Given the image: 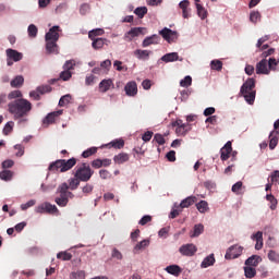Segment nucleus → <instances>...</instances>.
<instances>
[{"instance_id": "55", "label": "nucleus", "mask_w": 279, "mask_h": 279, "mask_svg": "<svg viewBox=\"0 0 279 279\" xmlns=\"http://www.w3.org/2000/svg\"><path fill=\"white\" fill-rule=\"evenodd\" d=\"M260 20V13L258 11H253L250 14V21L251 23H258Z\"/></svg>"}, {"instance_id": "58", "label": "nucleus", "mask_w": 279, "mask_h": 279, "mask_svg": "<svg viewBox=\"0 0 279 279\" xmlns=\"http://www.w3.org/2000/svg\"><path fill=\"white\" fill-rule=\"evenodd\" d=\"M72 73L71 71L69 70H63L61 73H60V80H63V82H69V78L72 77Z\"/></svg>"}, {"instance_id": "4", "label": "nucleus", "mask_w": 279, "mask_h": 279, "mask_svg": "<svg viewBox=\"0 0 279 279\" xmlns=\"http://www.w3.org/2000/svg\"><path fill=\"white\" fill-rule=\"evenodd\" d=\"M58 191L60 195L56 197L54 202L61 208H64L68 206L69 199H73L75 195L73 194V192H69V183H62L61 185H59Z\"/></svg>"}, {"instance_id": "12", "label": "nucleus", "mask_w": 279, "mask_h": 279, "mask_svg": "<svg viewBox=\"0 0 279 279\" xmlns=\"http://www.w3.org/2000/svg\"><path fill=\"white\" fill-rule=\"evenodd\" d=\"M124 92L128 97H136L138 95V85L134 81H130L124 86Z\"/></svg>"}, {"instance_id": "59", "label": "nucleus", "mask_w": 279, "mask_h": 279, "mask_svg": "<svg viewBox=\"0 0 279 279\" xmlns=\"http://www.w3.org/2000/svg\"><path fill=\"white\" fill-rule=\"evenodd\" d=\"M241 189H243V182L238 181L236 183H234L231 187L232 193H235L236 195H239Z\"/></svg>"}, {"instance_id": "20", "label": "nucleus", "mask_w": 279, "mask_h": 279, "mask_svg": "<svg viewBox=\"0 0 279 279\" xmlns=\"http://www.w3.org/2000/svg\"><path fill=\"white\" fill-rule=\"evenodd\" d=\"M160 43V36L151 35L146 37L143 43L142 47H150V45H158Z\"/></svg>"}, {"instance_id": "44", "label": "nucleus", "mask_w": 279, "mask_h": 279, "mask_svg": "<svg viewBox=\"0 0 279 279\" xmlns=\"http://www.w3.org/2000/svg\"><path fill=\"white\" fill-rule=\"evenodd\" d=\"M71 104V95H64L59 100L60 108H64V106H69Z\"/></svg>"}, {"instance_id": "21", "label": "nucleus", "mask_w": 279, "mask_h": 279, "mask_svg": "<svg viewBox=\"0 0 279 279\" xmlns=\"http://www.w3.org/2000/svg\"><path fill=\"white\" fill-rule=\"evenodd\" d=\"M93 43H92V47L93 49H95L96 51L99 50V49H104V45H108V43H110L108 39L106 38H95V39H92Z\"/></svg>"}, {"instance_id": "9", "label": "nucleus", "mask_w": 279, "mask_h": 279, "mask_svg": "<svg viewBox=\"0 0 279 279\" xmlns=\"http://www.w3.org/2000/svg\"><path fill=\"white\" fill-rule=\"evenodd\" d=\"M160 36H162L163 39L167 40V43H175L178 40V32L171 31V28L165 27L159 32Z\"/></svg>"}, {"instance_id": "2", "label": "nucleus", "mask_w": 279, "mask_h": 279, "mask_svg": "<svg viewBox=\"0 0 279 279\" xmlns=\"http://www.w3.org/2000/svg\"><path fill=\"white\" fill-rule=\"evenodd\" d=\"M76 165L77 159L75 157H72L68 160L58 159L49 165L48 171H50V173H66V171H71V169H73V167Z\"/></svg>"}, {"instance_id": "10", "label": "nucleus", "mask_w": 279, "mask_h": 279, "mask_svg": "<svg viewBox=\"0 0 279 279\" xmlns=\"http://www.w3.org/2000/svg\"><path fill=\"white\" fill-rule=\"evenodd\" d=\"M257 75H269L271 73V70L269 69V65L267 63V59L260 60L255 68Z\"/></svg>"}, {"instance_id": "1", "label": "nucleus", "mask_w": 279, "mask_h": 279, "mask_svg": "<svg viewBox=\"0 0 279 279\" xmlns=\"http://www.w3.org/2000/svg\"><path fill=\"white\" fill-rule=\"evenodd\" d=\"M8 110L13 119H25L32 112V102L25 98L15 99L8 104Z\"/></svg>"}, {"instance_id": "25", "label": "nucleus", "mask_w": 279, "mask_h": 279, "mask_svg": "<svg viewBox=\"0 0 279 279\" xmlns=\"http://www.w3.org/2000/svg\"><path fill=\"white\" fill-rule=\"evenodd\" d=\"M197 198L196 196H187L185 199H183L180 203V208H190V206H193V204H196Z\"/></svg>"}, {"instance_id": "36", "label": "nucleus", "mask_w": 279, "mask_h": 279, "mask_svg": "<svg viewBox=\"0 0 279 279\" xmlns=\"http://www.w3.org/2000/svg\"><path fill=\"white\" fill-rule=\"evenodd\" d=\"M104 34H106V32L102 28H95L89 31L88 38L89 40H95L97 36H104Z\"/></svg>"}, {"instance_id": "11", "label": "nucleus", "mask_w": 279, "mask_h": 279, "mask_svg": "<svg viewBox=\"0 0 279 279\" xmlns=\"http://www.w3.org/2000/svg\"><path fill=\"white\" fill-rule=\"evenodd\" d=\"M60 32H62V29L60 28V26H52L45 36V40H54L58 41L60 40Z\"/></svg>"}, {"instance_id": "57", "label": "nucleus", "mask_w": 279, "mask_h": 279, "mask_svg": "<svg viewBox=\"0 0 279 279\" xmlns=\"http://www.w3.org/2000/svg\"><path fill=\"white\" fill-rule=\"evenodd\" d=\"M99 175H100L101 180H110L112 178V173H110V171H108L106 169L99 170Z\"/></svg>"}, {"instance_id": "45", "label": "nucleus", "mask_w": 279, "mask_h": 279, "mask_svg": "<svg viewBox=\"0 0 279 279\" xmlns=\"http://www.w3.org/2000/svg\"><path fill=\"white\" fill-rule=\"evenodd\" d=\"M267 202H270V209L276 210V206L278 205V199L272 194H267L266 195Z\"/></svg>"}, {"instance_id": "18", "label": "nucleus", "mask_w": 279, "mask_h": 279, "mask_svg": "<svg viewBox=\"0 0 279 279\" xmlns=\"http://www.w3.org/2000/svg\"><path fill=\"white\" fill-rule=\"evenodd\" d=\"M112 86H114V83L112 82V80L105 78L98 85L99 93H108V90H110V88H112Z\"/></svg>"}, {"instance_id": "54", "label": "nucleus", "mask_w": 279, "mask_h": 279, "mask_svg": "<svg viewBox=\"0 0 279 279\" xmlns=\"http://www.w3.org/2000/svg\"><path fill=\"white\" fill-rule=\"evenodd\" d=\"M75 69V60H68L63 64V70L64 71H73Z\"/></svg>"}, {"instance_id": "51", "label": "nucleus", "mask_w": 279, "mask_h": 279, "mask_svg": "<svg viewBox=\"0 0 279 279\" xmlns=\"http://www.w3.org/2000/svg\"><path fill=\"white\" fill-rule=\"evenodd\" d=\"M53 88H51V85H41L37 87V92L41 95H46V93H51Z\"/></svg>"}, {"instance_id": "32", "label": "nucleus", "mask_w": 279, "mask_h": 279, "mask_svg": "<svg viewBox=\"0 0 279 279\" xmlns=\"http://www.w3.org/2000/svg\"><path fill=\"white\" fill-rule=\"evenodd\" d=\"M80 182H82L78 178L74 177L69 179V184H68V191H77L80 187Z\"/></svg>"}, {"instance_id": "15", "label": "nucleus", "mask_w": 279, "mask_h": 279, "mask_svg": "<svg viewBox=\"0 0 279 279\" xmlns=\"http://www.w3.org/2000/svg\"><path fill=\"white\" fill-rule=\"evenodd\" d=\"M232 154V142H227L225 146L220 149V158L222 161H226L230 158Z\"/></svg>"}, {"instance_id": "3", "label": "nucleus", "mask_w": 279, "mask_h": 279, "mask_svg": "<svg viewBox=\"0 0 279 279\" xmlns=\"http://www.w3.org/2000/svg\"><path fill=\"white\" fill-rule=\"evenodd\" d=\"M256 80L248 78L240 89V95H243L245 101L253 106L254 101L256 100Z\"/></svg>"}, {"instance_id": "61", "label": "nucleus", "mask_w": 279, "mask_h": 279, "mask_svg": "<svg viewBox=\"0 0 279 279\" xmlns=\"http://www.w3.org/2000/svg\"><path fill=\"white\" fill-rule=\"evenodd\" d=\"M88 12H90V4L88 3H83L80 8V14H82L83 16H85V14H88Z\"/></svg>"}, {"instance_id": "16", "label": "nucleus", "mask_w": 279, "mask_h": 279, "mask_svg": "<svg viewBox=\"0 0 279 279\" xmlns=\"http://www.w3.org/2000/svg\"><path fill=\"white\" fill-rule=\"evenodd\" d=\"M60 116H62V110H58V111L48 113L47 117L43 121L44 125H51V124L56 123V119Z\"/></svg>"}, {"instance_id": "13", "label": "nucleus", "mask_w": 279, "mask_h": 279, "mask_svg": "<svg viewBox=\"0 0 279 279\" xmlns=\"http://www.w3.org/2000/svg\"><path fill=\"white\" fill-rule=\"evenodd\" d=\"M179 252L182 256H195L197 246L195 244H184L179 248Z\"/></svg>"}, {"instance_id": "64", "label": "nucleus", "mask_w": 279, "mask_h": 279, "mask_svg": "<svg viewBox=\"0 0 279 279\" xmlns=\"http://www.w3.org/2000/svg\"><path fill=\"white\" fill-rule=\"evenodd\" d=\"M70 278H71V279L84 278V271L78 270V271H76V272H71Z\"/></svg>"}, {"instance_id": "40", "label": "nucleus", "mask_w": 279, "mask_h": 279, "mask_svg": "<svg viewBox=\"0 0 279 279\" xmlns=\"http://www.w3.org/2000/svg\"><path fill=\"white\" fill-rule=\"evenodd\" d=\"M196 10L197 15L199 16V19H202V21H204V19L208 16V11H206V9L202 4L196 3Z\"/></svg>"}, {"instance_id": "46", "label": "nucleus", "mask_w": 279, "mask_h": 279, "mask_svg": "<svg viewBox=\"0 0 279 279\" xmlns=\"http://www.w3.org/2000/svg\"><path fill=\"white\" fill-rule=\"evenodd\" d=\"M268 260H270L271 263H278L279 262V253L270 250L268 252Z\"/></svg>"}, {"instance_id": "42", "label": "nucleus", "mask_w": 279, "mask_h": 279, "mask_svg": "<svg viewBox=\"0 0 279 279\" xmlns=\"http://www.w3.org/2000/svg\"><path fill=\"white\" fill-rule=\"evenodd\" d=\"M134 14L138 16V19H144L145 14H147V7H138L134 10Z\"/></svg>"}, {"instance_id": "35", "label": "nucleus", "mask_w": 279, "mask_h": 279, "mask_svg": "<svg viewBox=\"0 0 279 279\" xmlns=\"http://www.w3.org/2000/svg\"><path fill=\"white\" fill-rule=\"evenodd\" d=\"M204 233V225L198 223L194 226V230L190 233L191 239H195L199 236V234Z\"/></svg>"}, {"instance_id": "37", "label": "nucleus", "mask_w": 279, "mask_h": 279, "mask_svg": "<svg viewBox=\"0 0 279 279\" xmlns=\"http://www.w3.org/2000/svg\"><path fill=\"white\" fill-rule=\"evenodd\" d=\"M145 247H149V240H143V241L138 242L134 246L133 252H134V254H138V252H141V250H145Z\"/></svg>"}, {"instance_id": "43", "label": "nucleus", "mask_w": 279, "mask_h": 279, "mask_svg": "<svg viewBox=\"0 0 279 279\" xmlns=\"http://www.w3.org/2000/svg\"><path fill=\"white\" fill-rule=\"evenodd\" d=\"M210 66L213 71H221V69H223V62L220 60H213Z\"/></svg>"}, {"instance_id": "24", "label": "nucleus", "mask_w": 279, "mask_h": 279, "mask_svg": "<svg viewBox=\"0 0 279 279\" xmlns=\"http://www.w3.org/2000/svg\"><path fill=\"white\" fill-rule=\"evenodd\" d=\"M130 160V155L128 153H120L113 157L116 165H123Z\"/></svg>"}, {"instance_id": "33", "label": "nucleus", "mask_w": 279, "mask_h": 279, "mask_svg": "<svg viewBox=\"0 0 279 279\" xmlns=\"http://www.w3.org/2000/svg\"><path fill=\"white\" fill-rule=\"evenodd\" d=\"M196 208L198 210V213H201L202 215L208 213V210H210V207H208V202L206 201H201L198 203H196Z\"/></svg>"}, {"instance_id": "31", "label": "nucleus", "mask_w": 279, "mask_h": 279, "mask_svg": "<svg viewBox=\"0 0 279 279\" xmlns=\"http://www.w3.org/2000/svg\"><path fill=\"white\" fill-rule=\"evenodd\" d=\"M150 53H151V51L142 50V49H137L134 51V56H136V58H138V60H149Z\"/></svg>"}, {"instance_id": "5", "label": "nucleus", "mask_w": 279, "mask_h": 279, "mask_svg": "<svg viewBox=\"0 0 279 279\" xmlns=\"http://www.w3.org/2000/svg\"><path fill=\"white\" fill-rule=\"evenodd\" d=\"M94 174L95 170H92L90 165L86 162L76 166L74 171V178H78L81 182H89Z\"/></svg>"}, {"instance_id": "48", "label": "nucleus", "mask_w": 279, "mask_h": 279, "mask_svg": "<svg viewBox=\"0 0 279 279\" xmlns=\"http://www.w3.org/2000/svg\"><path fill=\"white\" fill-rule=\"evenodd\" d=\"M97 151V147H90L87 148L82 153L83 158H90V156H95V153Z\"/></svg>"}, {"instance_id": "41", "label": "nucleus", "mask_w": 279, "mask_h": 279, "mask_svg": "<svg viewBox=\"0 0 279 279\" xmlns=\"http://www.w3.org/2000/svg\"><path fill=\"white\" fill-rule=\"evenodd\" d=\"M12 175H14V172L10 170H2L0 172V180H3L4 182H10V180H12Z\"/></svg>"}, {"instance_id": "29", "label": "nucleus", "mask_w": 279, "mask_h": 279, "mask_svg": "<svg viewBox=\"0 0 279 279\" xmlns=\"http://www.w3.org/2000/svg\"><path fill=\"white\" fill-rule=\"evenodd\" d=\"M213 265H215V254H210L207 257H205L201 264V267L202 269H206L208 267H213Z\"/></svg>"}, {"instance_id": "52", "label": "nucleus", "mask_w": 279, "mask_h": 279, "mask_svg": "<svg viewBox=\"0 0 279 279\" xmlns=\"http://www.w3.org/2000/svg\"><path fill=\"white\" fill-rule=\"evenodd\" d=\"M193 84V78L191 76H185L183 80L180 82V86L183 88H189Z\"/></svg>"}, {"instance_id": "50", "label": "nucleus", "mask_w": 279, "mask_h": 279, "mask_svg": "<svg viewBox=\"0 0 279 279\" xmlns=\"http://www.w3.org/2000/svg\"><path fill=\"white\" fill-rule=\"evenodd\" d=\"M22 97H23V93H21V90L19 89L12 90L8 95V99H22Z\"/></svg>"}, {"instance_id": "6", "label": "nucleus", "mask_w": 279, "mask_h": 279, "mask_svg": "<svg viewBox=\"0 0 279 279\" xmlns=\"http://www.w3.org/2000/svg\"><path fill=\"white\" fill-rule=\"evenodd\" d=\"M172 128L175 129V134L178 136H186L187 132H191V124L184 123L182 120H177L171 123Z\"/></svg>"}, {"instance_id": "17", "label": "nucleus", "mask_w": 279, "mask_h": 279, "mask_svg": "<svg viewBox=\"0 0 279 279\" xmlns=\"http://www.w3.org/2000/svg\"><path fill=\"white\" fill-rule=\"evenodd\" d=\"M7 58H9V60H13V62H21V60H23V53L9 48L7 49Z\"/></svg>"}, {"instance_id": "56", "label": "nucleus", "mask_w": 279, "mask_h": 279, "mask_svg": "<svg viewBox=\"0 0 279 279\" xmlns=\"http://www.w3.org/2000/svg\"><path fill=\"white\" fill-rule=\"evenodd\" d=\"M13 129H14V122L12 121L8 122L3 128V135L8 136V134H10V132H12Z\"/></svg>"}, {"instance_id": "22", "label": "nucleus", "mask_w": 279, "mask_h": 279, "mask_svg": "<svg viewBox=\"0 0 279 279\" xmlns=\"http://www.w3.org/2000/svg\"><path fill=\"white\" fill-rule=\"evenodd\" d=\"M251 239L253 241H256L255 244V250H263V232L262 231H257L256 233H254Z\"/></svg>"}, {"instance_id": "39", "label": "nucleus", "mask_w": 279, "mask_h": 279, "mask_svg": "<svg viewBox=\"0 0 279 279\" xmlns=\"http://www.w3.org/2000/svg\"><path fill=\"white\" fill-rule=\"evenodd\" d=\"M25 82V78L22 75L16 76L14 80L11 81L12 88H21Z\"/></svg>"}, {"instance_id": "19", "label": "nucleus", "mask_w": 279, "mask_h": 279, "mask_svg": "<svg viewBox=\"0 0 279 279\" xmlns=\"http://www.w3.org/2000/svg\"><path fill=\"white\" fill-rule=\"evenodd\" d=\"M162 62L169 63V62H182V58L178 54V52H170L166 53L165 56L161 57Z\"/></svg>"}, {"instance_id": "38", "label": "nucleus", "mask_w": 279, "mask_h": 279, "mask_svg": "<svg viewBox=\"0 0 279 279\" xmlns=\"http://www.w3.org/2000/svg\"><path fill=\"white\" fill-rule=\"evenodd\" d=\"M244 276L245 278L252 279L256 277V268L252 266H245L244 267Z\"/></svg>"}, {"instance_id": "26", "label": "nucleus", "mask_w": 279, "mask_h": 279, "mask_svg": "<svg viewBox=\"0 0 279 279\" xmlns=\"http://www.w3.org/2000/svg\"><path fill=\"white\" fill-rule=\"evenodd\" d=\"M260 260H263V258H260V256L258 255H253L251 257H248L246 260H245V265L247 267H258V263H260Z\"/></svg>"}, {"instance_id": "49", "label": "nucleus", "mask_w": 279, "mask_h": 279, "mask_svg": "<svg viewBox=\"0 0 279 279\" xmlns=\"http://www.w3.org/2000/svg\"><path fill=\"white\" fill-rule=\"evenodd\" d=\"M57 258L61 260H71V258H73V255L69 252H60L57 254Z\"/></svg>"}, {"instance_id": "47", "label": "nucleus", "mask_w": 279, "mask_h": 279, "mask_svg": "<svg viewBox=\"0 0 279 279\" xmlns=\"http://www.w3.org/2000/svg\"><path fill=\"white\" fill-rule=\"evenodd\" d=\"M27 32H28L29 38H36V36H38V27H36V25L34 24H31L28 26Z\"/></svg>"}, {"instance_id": "7", "label": "nucleus", "mask_w": 279, "mask_h": 279, "mask_svg": "<svg viewBox=\"0 0 279 279\" xmlns=\"http://www.w3.org/2000/svg\"><path fill=\"white\" fill-rule=\"evenodd\" d=\"M241 254H243V246L234 244L227 250L225 258L226 260H233L234 258H239Z\"/></svg>"}, {"instance_id": "60", "label": "nucleus", "mask_w": 279, "mask_h": 279, "mask_svg": "<svg viewBox=\"0 0 279 279\" xmlns=\"http://www.w3.org/2000/svg\"><path fill=\"white\" fill-rule=\"evenodd\" d=\"M270 182H271V184H279V170H275L270 174Z\"/></svg>"}, {"instance_id": "14", "label": "nucleus", "mask_w": 279, "mask_h": 279, "mask_svg": "<svg viewBox=\"0 0 279 279\" xmlns=\"http://www.w3.org/2000/svg\"><path fill=\"white\" fill-rule=\"evenodd\" d=\"M143 27H134L131 28L128 33H125L124 35V40H126V43H132V39L136 38V36H141V34H143Z\"/></svg>"}, {"instance_id": "34", "label": "nucleus", "mask_w": 279, "mask_h": 279, "mask_svg": "<svg viewBox=\"0 0 279 279\" xmlns=\"http://www.w3.org/2000/svg\"><path fill=\"white\" fill-rule=\"evenodd\" d=\"M107 147H109V149L111 147H113V149H123V147H125V141L123 140H114L112 142H110Z\"/></svg>"}, {"instance_id": "28", "label": "nucleus", "mask_w": 279, "mask_h": 279, "mask_svg": "<svg viewBox=\"0 0 279 279\" xmlns=\"http://www.w3.org/2000/svg\"><path fill=\"white\" fill-rule=\"evenodd\" d=\"M189 5H191V2H189V0H183L179 3V8L182 10L183 19H189V16H191L189 14Z\"/></svg>"}, {"instance_id": "27", "label": "nucleus", "mask_w": 279, "mask_h": 279, "mask_svg": "<svg viewBox=\"0 0 279 279\" xmlns=\"http://www.w3.org/2000/svg\"><path fill=\"white\" fill-rule=\"evenodd\" d=\"M46 51L48 53H58V41L46 40Z\"/></svg>"}, {"instance_id": "8", "label": "nucleus", "mask_w": 279, "mask_h": 279, "mask_svg": "<svg viewBox=\"0 0 279 279\" xmlns=\"http://www.w3.org/2000/svg\"><path fill=\"white\" fill-rule=\"evenodd\" d=\"M35 211L39 215H43L44 213H48V215H57V213H60L58 207L56 205H51L50 203L39 205L36 207Z\"/></svg>"}, {"instance_id": "53", "label": "nucleus", "mask_w": 279, "mask_h": 279, "mask_svg": "<svg viewBox=\"0 0 279 279\" xmlns=\"http://www.w3.org/2000/svg\"><path fill=\"white\" fill-rule=\"evenodd\" d=\"M268 69H270V71H277L276 66H278L279 60H276V58H270L268 61Z\"/></svg>"}, {"instance_id": "63", "label": "nucleus", "mask_w": 279, "mask_h": 279, "mask_svg": "<svg viewBox=\"0 0 279 279\" xmlns=\"http://www.w3.org/2000/svg\"><path fill=\"white\" fill-rule=\"evenodd\" d=\"M154 141H156L159 145H165V136H162V134L157 133L154 136Z\"/></svg>"}, {"instance_id": "23", "label": "nucleus", "mask_w": 279, "mask_h": 279, "mask_svg": "<svg viewBox=\"0 0 279 279\" xmlns=\"http://www.w3.org/2000/svg\"><path fill=\"white\" fill-rule=\"evenodd\" d=\"M278 131H271L269 134V149H276L278 147Z\"/></svg>"}, {"instance_id": "30", "label": "nucleus", "mask_w": 279, "mask_h": 279, "mask_svg": "<svg viewBox=\"0 0 279 279\" xmlns=\"http://www.w3.org/2000/svg\"><path fill=\"white\" fill-rule=\"evenodd\" d=\"M167 274H170L171 276H180L182 274V268L178 265H170L166 267Z\"/></svg>"}, {"instance_id": "62", "label": "nucleus", "mask_w": 279, "mask_h": 279, "mask_svg": "<svg viewBox=\"0 0 279 279\" xmlns=\"http://www.w3.org/2000/svg\"><path fill=\"white\" fill-rule=\"evenodd\" d=\"M151 221V216L146 215L143 216L142 219L138 221L140 226H147Z\"/></svg>"}]
</instances>
